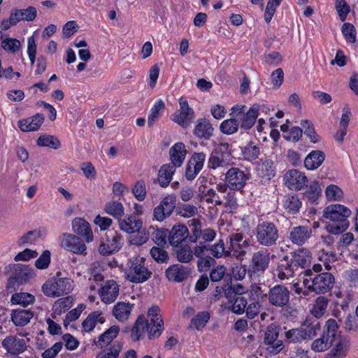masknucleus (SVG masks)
Masks as SVG:
<instances>
[{
	"instance_id": "nucleus-1",
	"label": "nucleus",
	"mask_w": 358,
	"mask_h": 358,
	"mask_svg": "<svg viewBox=\"0 0 358 358\" xmlns=\"http://www.w3.org/2000/svg\"><path fill=\"white\" fill-rule=\"evenodd\" d=\"M164 321L160 313V308L153 306L148 310L147 315H140L131 329V337L136 341L141 339L145 332L148 333L149 339L158 338L164 331Z\"/></svg>"
},
{
	"instance_id": "nucleus-29",
	"label": "nucleus",
	"mask_w": 358,
	"mask_h": 358,
	"mask_svg": "<svg viewBox=\"0 0 358 358\" xmlns=\"http://www.w3.org/2000/svg\"><path fill=\"white\" fill-rule=\"evenodd\" d=\"M134 304L129 302H117L113 308V315L120 322L127 320L131 315Z\"/></svg>"
},
{
	"instance_id": "nucleus-38",
	"label": "nucleus",
	"mask_w": 358,
	"mask_h": 358,
	"mask_svg": "<svg viewBox=\"0 0 358 358\" xmlns=\"http://www.w3.org/2000/svg\"><path fill=\"white\" fill-rule=\"evenodd\" d=\"M302 203L296 194H287L283 201V207L287 213L296 214L299 211Z\"/></svg>"
},
{
	"instance_id": "nucleus-45",
	"label": "nucleus",
	"mask_w": 358,
	"mask_h": 358,
	"mask_svg": "<svg viewBox=\"0 0 358 358\" xmlns=\"http://www.w3.org/2000/svg\"><path fill=\"white\" fill-rule=\"evenodd\" d=\"M301 329L303 331L302 334L304 341H306L313 338L317 335V332L320 330V327L317 321L313 322H306L302 324Z\"/></svg>"
},
{
	"instance_id": "nucleus-41",
	"label": "nucleus",
	"mask_w": 358,
	"mask_h": 358,
	"mask_svg": "<svg viewBox=\"0 0 358 358\" xmlns=\"http://www.w3.org/2000/svg\"><path fill=\"white\" fill-rule=\"evenodd\" d=\"M106 213L116 219H120L124 214V208L121 202L113 201L108 202L104 208Z\"/></svg>"
},
{
	"instance_id": "nucleus-28",
	"label": "nucleus",
	"mask_w": 358,
	"mask_h": 358,
	"mask_svg": "<svg viewBox=\"0 0 358 358\" xmlns=\"http://www.w3.org/2000/svg\"><path fill=\"white\" fill-rule=\"evenodd\" d=\"M325 159V155L321 150L311 151L304 159V166L306 169L313 171L320 167Z\"/></svg>"
},
{
	"instance_id": "nucleus-53",
	"label": "nucleus",
	"mask_w": 358,
	"mask_h": 358,
	"mask_svg": "<svg viewBox=\"0 0 358 358\" xmlns=\"http://www.w3.org/2000/svg\"><path fill=\"white\" fill-rule=\"evenodd\" d=\"M71 303L70 297L61 298L54 303L52 311L55 314L60 315L70 308Z\"/></svg>"
},
{
	"instance_id": "nucleus-54",
	"label": "nucleus",
	"mask_w": 358,
	"mask_h": 358,
	"mask_svg": "<svg viewBox=\"0 0 358 358\" xmlns=\"http://www.w3.org/2000/svg\"><path fill=\"white\" fill-rule=\"evenodd\" d=\"M235 191L236 190L229 189L224 196L222 205L230 211L235 210L238 207L237 197Z\"/></svg>"
},
{
	"instance_id": "nucleus-18",
	"label": "nucleus",
	"mask_w": 358,
	"mask_h": 358,
	"mask_svg": "<svg viewBox=\"0 0 358 358\" xmlns=\"http://www.w3.org/2000/svg\"><path fill=\"white\" fill-rule=\"evenodd\" d=\"M72 229L74 233L83 237L87 243L92 242L94 235L88 222L81 217H75L72 220Z\"/></svg>"
},
{
	"instance_id": "nucleus-39",
	"label": "nucleus",
	"mask_w": 358,
	"mask_h": 358,
	"mask_svg": "<svg viewBox=\"0 0 358 358\" xmlns=\"http://www.w3.org/2000/svg\"><path fill=\"white\" fill-rule=\"evenodd\" d=\"M107 237L106 242L110 244V249L107 252L106 250L103 251V249L101 248L104 253H113L118 251L122 248L124 243V238L120 234L116 231H110Z\"/></svg>"
},
{
	"instance_id": "nucleus-26",
	"label": "nucleus",
	"mask_w": 358,
	"mask_h": 358,
	"mask_svg": "<svg viewBox=\"0 0 358 358\" xmlns=\"http://www.w3.org/2000/svg\"><path fill=\"white\" fill-rule=\"evenodd\" d=\"M257 175L266 180H271L275 175L274 163L269 159H262L257 166Z\"/></svg>"
},
{
	"instance_id": "nucleus-5",
	"label": "nucleus",
	"mask_w": 358,
	"mask_h": 358,
	"mask_svg": "<svg viewBox=\"0 0 358 358\" xmlns=\"http://www.w3.org/2000/svg\"><path fill=\"white\" fill-rule=\"evenodd\" d=\"M255 236L257 242L264 247L275 245L280 236L277 226L269 221L259 222L255 228Z\"/></svg>"
},
{
	"instance_id": "nucleus-55",
	"label": "nucleus",
	"mask_w": 358,
	"mask_h": 358,
	"mask_svg": "<svg viewBox=\"0 0 358 358\" xmlns=\"http://www.w3.org/2000/svg\"><path fill=\"white\" fill-rule=\"evenodd\" d=\"M327 199L329 201H339L343 196V192L336 185H329L325 191Z\"/></svg>"
},
{
	"instance_id": "nucleus-19",
	"label": "nucleus",
	"mask_w": 358,
	"mask_h": 358,
	"mask_svg": "<svg viewBox=\"0 0 358 358\" xmlns=\"http://www.w3.org/2000/svg\"><path fill=\"white\" fill-rule=\"evenodd\" d=\"M312 235V229L309 227L298 226L290 229L289 240L293 244L301 245L306 243Z\"/></svg>"
},
{
	"instance_id": "nucleus-24",
	"label": "nucleus",
	"mask_w": 358,
	"mask_h": 358,
	"mask_svg": "<svg viewBox=\"0 0 358 358\" xmlns=\"http://www.w3.org/2000/svg\"><path fill=\"white\" fill-rule=\"evenodd\" d=\"M35 273L32 268L26 266H18L15 268L9 279V283L12 282L17 284H23L29 281L34 276Z\"/></svg>"
},
{
	"instance_id": "nucleus-58",
	"label": "nucleus",
	"mask_w": 358,
	"mask_h": 358,
	"mask_svg": "<svg viewBox=\"0 0 358 358\" xmlns=\"http://www.w3.org/2000/svg\"><path fill=\"white\" fill-rule=\"evenodd\" d=\"M151 257L158 263L166 262L169 259L167 252L162 248L154 246L150 249Z\"/></svg>"
},
{
	"instance_id": "nucleus-36",
	"label": "nucleus",
	"mask_w": 358,
	"mask_h": 358,
	"mask_svg": "<svg viewBox=\"0 0 358 358\" xmlns=\"http://www.w3.org/2000/svg\"><path fill=\"white\" fill-rule=\"evenodd\" d=\"M97 322L100 324L105 322V318L103 316V313L98 310L90 313L83 322L82 326L84 331H92L94 329Z\"/></svg>"
},
{
	"instance_id": "nucleus-31",
	"label": "nucleus",
	"mask_w": 358,
	"mask_h": 358,
	"mask_svg": "<svg viewBox=\"0 0 358 358\" xmlns=\"http://www.w3.org/2000/svg\"><path fill=\"white\" fill-rule=\"evenodd\" d=\"M12 20L18 23L20 21H33L37 14L36 8L29 6L25 9H13L11 11Z\"/></svg>"
},
{
	"instance_id": "nucleus-63",
	"label": "nucleus",
	"mask_w": 358,
	"mask_h": 358,
	"mask_svg": "<svg viewBox=\"0 0 358 358\" xmlns=\"http://www.w3.org/2000/svg\"><path fill=\"white\" fill-rule=\"evenodd\" d=\"M20 45V41L11 38H6L1 43V47L3 50L13 53L19 50Z\"/></svg>"
},
{
	"instance_id": "nucleus-46",
	"label": "nucleus",
	"mask_w": 358,
	"mask_h": 358,
	"mask_svg": "<svg viewBox=\"0 0 358 358\" xmlns=\"http://www.w3.org/2000/svg\"><path fill=\"white\" fill-rule=\"evenodd\" d=\"M34 295L27 292H19L12 295L10 301L13 304L22 305L27 306L34 302Z\"/></svg>"
},
{
	"instance_id": "nucleus-4",
	"label": "nucleus",
	"mask_w": 358,
	"mask_h": 358,
	"mask_svg": "<svg viewBox=\"0 0 358 358\" xmlns=\"http://www.w3.org/2000/svg\"><path fill=\"white\" fill-rule=\"evenodd\" d=\"M305 275L309 278L303 280L304 286L317 294L327 292L334 283V277L330 273H321L312 277V271L308 269L305 271Z\"/></svg>"
},
{
	"instance_id": "nucleus-32",
	"label": "nucleus",
	"mask_w": 358,
	"mask_h": 358,
	"mask_svg": "<svg viewBox=\"0 0 358 358\" xmlns=\"http://www.w3.org/2000/svg\"><path fill=\"white\" fill-rule=\"evenodd\" d=\"M176 168L171 164H166L161 166L157 180L162 187H166L170 184L176 172Z\"/></svg>"
},
{
	"instance_id": "nucleus-25",
	"label": "nucleus",
	"mask_w": 358,
	"mask_h": 358,
	"mask_svg": "<svg viewBox=\"0 0 358 358\" xmlns=\"http://www.w3.org/2000/svg\"><path fill=\"white\" fill-rule=\"evenodd\" d=\"M214 129L209 120L199 119L195 124L194 134L199 138L208 140L213 134Z\"/></svg>"
},
{
	"instance_id": "nucleus-16",
	"label": "nucleus",
	"mask_w": 358,
	"mask_h": 358,
	"mask_svg": "<svg viewBox=\"0 0 358 358\" xmlns=\"http://www.w3.org/2000/svg\"><path fill=\"white\" fill-rule=\"evenodd\" d=\"M119 285L113 280H107L99 289L101 300L106 304L113 303L119 295Z\"/></svg>"
},
{
	"instance_id": "nucleus-34",
	"label": "nucleus",
	"mask_w": 358,
	"mask_h": 358,
	"mask_svg": "<svg viewBox=\"0 0 358 358\" xmlns=\"http://www.w3.org/2000/svg\"><path fill=\"white\" fill-rule=\"evenodd\" d=\"M120 332V327L117 325H113L108 330L104 331L99 338L98 341H94V343L99 348H103L108 346L115 339Z\"/></svg>"
},
{
	"instance_id": "nucleus-62",
	"label": "nucleus",
	"mask_w": 358,
	"mask_h": 358,
	"mask_svg": "<svg viewBox=\"0 0 358 358\" xmlns=\"http://www.w3.org/2000/svg\"><path fill=\"white\" fill-rule=\"evenodd\" d=\"M342 33L347 41L350 43H354L356 41V32L355 27L350 23H344L342 27Z\"/></svg>"
},
{
	"instance_id": "nucleus-3",
	"label": "nucleus",
	"mask_w": 358,
	"mask_h": 358,
	"mask_svg": "<svg viewBox=\"0 0 358 358\" xmlns=\"http://www.w3.org/2000/svg\"><path fill=\"white\" fill-rule=\"evenodd\" d=\"M124 273L127 280L136 284L145 282L152 274L147 265L146 259L140 256L127 261Z\"/></svg>"
},
{
	"instance_id": "nucleus-33",
	"label": "nucleus",
	"mask_w": 358,
	"mask_h": 358,
	"mask_svg": "<svg viewBox=\"0 0 358 358\" xmlns=\"http://www.w3.org/2000/svg\"><path fill=\"white\" fill-rule=\"evenodd\" d=\"M119 226L121 230L132 234L136 230L141 229L143 227V222L141 219H135L132 216H129L124 219H118Z\"/></svg>"
},
{
	"instance_id": "nucleus-49",
	"label": "nucleus",
	"mask_w": 358,
	"mask_h": 358,
	"mask_svg": "<svg viewBox=\"0 0 358 358\" xmlns=\"http://www.w3.org/2000/svg\"><path fill=\"white\" fill-rule=\"evenodd\" d=\"M209 319L210 314L208 312H200L192 319L190 326L196 330H201L205 327Z\"/></svg>"
},
{
	"instance_id": "nucleus-61",
	"label": "nucleus",
	"mask_w": 358,
	"mask_h": 358,
	"mask_svg": "<svg viewBox=\"0 0 358 358\" xmlns=\"http://www.w3.org/2000/svg\"><path fill=\"white\" fill-rule=\"evenodd\" d=\"M132 192L139 201H143L147 194L145 182L143 180L137 181L132 189Z\"/></svg>"
},
{
	"instance_id": "nucleus-21",
	"label": "nucleus",
	"mask_w": 358,
	"mask_h": 358,
	"mask_svg": "<svg viewBox=\"0 0 358 358\" xmlns=\"http://www.w3.org/2000/svg\"><path fill=\"white\" fill-rule=\"evenodd\" d=\"M297 266L293 261V258L284 256L280 261L278 266V277L280 280L288 279L292 277Z\"/></svg>"
},
{
	"instance_id": "nucleus-37",
	"label": "nucleus",
	"mask_w": 358,
	"mask_h": 358,
	"mask_svg": "<svg viewBox=\"0 0 358 358\" xmlns=\"http://www.w3.org/2000/svg\"><path fill=\"white\" fill-rule=\"evenodd\" d=\"M241 150L244 159L249 162L257 159L260 155V147L253 141H250L241 147Z\"/></svg>"
},
{
	"instance_id": "nucleus-10",
	"label": "nucleus",
	"mask_w": 358,
	"mask_h": 358,
	"mask_svg": "<svg viewBox=\"0 0 358 358\" xmlns=\"http://www.w3.org/2000/svg\"><path fill=\"white\" fill-rule=\"evenodd\" d=\"M59 243L61 247L66 251L84 256L87 254L85 242L75 234L63 233L59 236Z\"/></svg>"
},
{
	"instance_id": "nucleus-23",
	"label": "nucleus",
	"mask_w": 358,
	"mask_h": 358,
	"mask_svg": "<svg viewBox=\"0 0 358 358\" xmlns=\"http://www.w3.org/2000/svg\"><path fill=\"white\" fill-rule=\"evenodd\" d=\"M166 275L169 280L180 282L188 277L189 269L182 264H176L166 270Z\"/></svg>"
},
{
	"instance_id": "nucleus-52",
	"label": "nucleus",
	"mask_w": 358,
	"mask_h": 358,
	"mask_svg": "<svg viewBox=\"0 0 358 358\" xmlns=\"http://www.w3.org/2000/svg\"><path fill=\"white\" fill-rule=\"evenodd\" d=\"M121 348V343L116 341L113 343L109 349L103 350L98 354L96 358H117Z\"/></svg>"
},
{
	"instance_id": "nucleus-44",
	"label": "nucleus",
	"mask_w": 358,
	"mask_h": 358,
	"mask_svg": "<svg viewBox=\"0 0 358 358\" xmlns=\"http://www.w3.org/2000/svg\"><path fill=\"white\" fill-rule=\"evenodd\" d=\"M350 345V343L348 339L345 338H339L338 341L330 352L341 358H345L348 353Z\"/></svg>"
},
{
	"instance_id": "nucleus-40",
	"label": "nucleus",
	"mask_w": 358,
	"mask_h": 358,
	"mask_svg": "<svg viewBox=\"0 0 358 358\" xmlns=\"http://www.w3.org/2000/svg\"><path fill=\"white\" fill-rule=\"evenodd\" d=\"M257 106H252L247 111L241 120V127L245 130L251 129L257 118Z\"/></svg>"
},
{
	"instance_id": "nucleus-59",
	"label": "nucleus",
	"mask_w": 358,
	"mask_h": 358,
	"mask_svg": "<svg viewBox=\"0 0 358 358\" xmlns=\"http://www.w3.org/2000/svg\"><path fill=\"white\" fill-rule=\"evenodd\" d=\"M210 254L215 258H220L222 256L228 257L227 255V250L225 249L224 243L222 240H219L218 242L212 245L209 248Z\"/></svg>"
},
{
	"instance_id": "nucleus-9",
	"label": "nucleus",
	"mask_w": 358,
	"mask_h": 358,
	"mask_svg": "<svg viewBox=\"0 0 358 358\" xmlns=\"http://www.w3.org/2000/svg\"><path fill=\"white\" fill-rule=\"evenodd\" d=\"M250 179L248 171L232 166L224 173V182H228L229 189L242 191Z\"/></svg>"
},
{
	"instance_id": "nucleus-43",
	"label": "nucleus",
	"mask_w": 358,
	"mask_h": 358,
	"mask_svg": "<svg viewBox=\"0 0 358 358\" xmlns=\"http://www.w3.org/2000/svg\"><path fill=\"white\" fill-rule=\"evenodd\" d=\"M165 108L164 102L162 99L156 101L150 110L148 117V124L151 127L161 116V112Z\"/></svg>"
},
{
	"instance_id": "nucleus-57",
	"label": "nucleus",
	"mask_w": 358,
	"mask_h": 358,
	"mask_svg": "<svg viewBox=\"0 0 358 358\" xmlns=\"http://www.w3.org/2000/svg\"><path fill=\"white\" fill-rule=\"evenodd\" d=\"M247 304V300L244 296H237L234 299L231 310L233 313L241 315L245 312Z\"/></svg>"
},
{
	"instance_id": "nucleus-13",
	"label": "nucleus",
	"mask_w": 358,
	"mask_h": 358,
	"mask_svg": "<svg viewBox=\"0 0 358 358\" xmlns=\"http://www.w3.org/2000/svg\"><path fill=\"white\" fill-rule=\"evenodd\" d=\"M285 185L292 190H301L308 183L305 174L297 170H289L284 176Z\"/></svg>"
},
{
	"instance_id": "nucleus-64",
	"label": "nucleus",
	"mask_w": 358,
	"mask_h": 358,
	"mask_svg": "<svg viewBox=\"0 0 358 358\" xmlns=\"http://www.w3.org/2000/svg\"><path fill=\"white\" fill-rule=\"evenodd\" d=\"M159 205L162 206L166 213H169L171 215L176 208V196L173 195H168L165 196L163 198Z\"/></svg>"
},
{
	"instance_id": "nucleus-6",
	"label": "nucleus",
	"mask_w": 358,
	"mask_h": 358,
	"mask_svg": "<svg viewBox=\"0 0 358 358\" xmlns=\"http://www.w3.org/2000/svg\"><path fill=\"white\" fill-rule=\"evenodd\" d=\"M74 288V282L69 278H52L42 286L44 294L49 297H59L69 294Z\"/></svg>"
},
{
	"instance_id": "nucleus-27",
	"label": "nucleus",
	"mask_w": 358,
	"mask_h": 358,
	"mask_svg": "<svg viewBox=\"0 0 358 358\" xmlns=\"http://www.w3.org/2000/svg\"><path fill=\"white\" fill-rule=\"evenodd\" d=\"M187 227L182 224L175 225L169 231V242L172 246H178L188 236Z\"/></svg>"
},
{
	"instance_id": "nucleus-20",
	"label": "nucleus",
	"mask_w": 358,
	"mask_h": 358,
	"mask_svg": "<svg viewBox=\"0 0 358 358\" xmlns=\"http://www.w3.org/2000/svg\"><path fill=\"white\" fill-rule=\"evenodd\" d=\"M45 117L41 113H37L32 117L18 121V127L23 132L37 131L43 123Z\"/></svg>"
},
{
	"instance_id": "nucleus-14",
	"label": "nucleus",
	"mask_w": 358,
	"mask_h": 358,
	"mask_svg": "<svg viewBox=\"0 0 358 358\" xmlns=\"http://www.w3.org/2000/svg\"><path fill=\"white\" fill-rule=\"evenodd\" d=\"M289 297L290 294L288 289L283 285H275L270 289L268 292L269 303L276 307L287 306L289 303Z\"/></svg>"
},
{
	"instance_id": "nucleus-15",
	"label": "nucleus",
	"mask_w": 358,
	"mask_h": 358,
	"mask_svg": "<svg viewBox=\"0 0 358 358\" xmlns=\"http://www.w3.org/2000/svg\"><path fill=\"white\" fill-rule=\"evenodd\" d=\"M278 329L273 326H269L264 336V342L268 345L267 350L270 355H277L283 349V343L278 338Z\"/></svg>"
},
{
	"instance_id": "nucleus-48",
	"label": "nucleus",
	"mask_w": 358,
	"mask_h": 358,
	"mask_svg": "<svg viewBox=\"0 0 358 358\" xmlns=\"http://www.w3.org/2000/svg\"><path fill=\"white\" fill-rule=\"evenodd\" d=\"M239 127V122L236 118H230L224 120L220 125V131L227 135L236 133Z\"/></svg>"
},
{
	"instance_id": "nucleus-60",
	"label": "nucleus",
	"mask_w": 358,
	"mask_h": 358,
	"mask_svg": "<svg viewBox=\"0 0 358 358\" xmlns=\"http://www.w3.org/2000/svg\"><path fill=\"white\" fill-rule=\"evenodd\" d=\"M203 194L204 196L206 197V201L208 203L214 204L215 206L222 205L223 199H222L220 196L218 195L216 189L210 188L207 189V191Z\"/></svg>"
},
{
	"instance_id": "nucleus-17",
	"label": "nucleus",
	"mask_w": 358,
	"mask_h": 358,
	"mask_svg": "<svg viewBox=\"0 0 358 358\" xmlns=\"http://www.w3.org/2000/svg\"><path fill=\"white\" fill-rule=\"evenodd\" d=\"M27 343L16 336H8L2 341L1 345L8 354L18 355L27 350Z\"/></svg>"
},
{
	"instance_id": "nucleus-42",
	"label": "nucleus",
	"mask_w": 358,
	"mask_h": 358,
	"mask_svg": "<svg viewBox=\"0 0 358 358\" xmlns=\"http://www.w3.org/2000/svg\"><path fill=\"white\" fill-rule=\"evenodd\" d=\"M333 342V338L326 336L325 332H324L320 338L312 343L311 349L315 352H324L332 345Z\"/></svg>"
},
{
	"instance_id": "nucleus-8",
	"label": "nucleus",
	"mask_w": 358,
	"mask_h": 358,
	"mask_svg": "<svg viewBox=\"0 0 358 358\" xmlns=\"http://www.w3.org/2000/svg\"><path fill=\"white\" fill-rule=\"evenodd\" d=\"M271 253L266 248L254 252L249 262L248 273L252 276H260L268 268Z\"/></svg>"
},
{
	"instance_id": "nucleus-30",
	"label": "nucleus",
	"mask_w": 358,
	"mask_h": 358,
	"mask_svg": "<svg viewBox=\"0 0 358 358\" xmlns=\"http://www.w3.org/2000/svg\"><path fill=\"white\" fill-rule=\"evenodd\" d=\"M34 317V313L30 310L17 308L11 313V320L15 326L27 325Z\"/></svg>"
},
{
	"instance_id": "nucleus-12",
	"label": "nucleus",
	"mask_w": 358,
	"mask_h": 358,
	"mask_svg": "<svg viewBox=\"0 0 358 358\" xmlns=\"http://www.w3.org/2000/svg\"><path fill=\"white\" fill-rule=\"evenodd\" d=\"M205 161L206 155L203 152H194L186 165V179L188 180H194L202 170Z\"/></svg>"
},
{
	"instance_id": "nucleus-22",
	"label": "nucleus",
	"mask_w": 358,
	"mask_h": 358,
	"mask_svg": "<svg viewBox=\"0 0 358 358\" xmlns=\"http://www.w3.org/2000/svg\"><path fill=\"white\" fill-rule=\"evenodd\" d=\"M187 150L182 142H178L172 145L169 150V156L171 165L175 167H180L186 157Z\"/></svg>"
},
{
	"instance_id": "nucleus-56",
	"label": "nucleus",
	"mask_w": 358,
	"mask_h": 358,
	"mask_svg": "<svg viewBox=\"0 0 358 358\" xmlns=\"http://www.w3.org/2000/svg\"><path fill=\"white\" fill-rule=\"evenodd\" d=\"M189 227L191 229L192 235L190 236L192 242L196 243L201 237V224L199 219L193 218L188 222Z\"/></svg>"
},
{
	"instance_id": "nucleus-35",
	"label": "nucleus",
	"mask_w": 358,
	"mask_h": 358,
	"mask_svg": "<svg viewBox=\"0 0 358 358\" xmlns=\"http://www.w3.org/2000/svg\"><path fill=\"white\" fill-rule=\"evenodd\" d=\"M292 257L297 268H305L308 266L312 259L310 252L306 248H300L296 250L293 252Z\"/></svg>"
},
{
	"instance_id": "nucleus-50",
	"label": "nucleus",
	"mask_w": 358,
	"mask_h": 358,
	"mask_svg": "<svg viewBox=\"0 0 358 358\" xmlns=\"http://www.w3.org/2000/svg\"><path fill=\"white\" fill-rule=\"evenodd\" d=\"M37 145L43 147H49L57 149L60 147V141L56 137L51 135H41L37 140Z\"/></svg>"
},
{
	"instance_id": "nucleus-2",
	"label": "nucleus",
	"mask_w": 358,
	"mask_h": 358,
	"mask_svg": "<svg viewBox=\"0 0 358 358\" xmlns=\"http://www.w3.org/2000/svg\"><path fill=\"white\" fill-rule=\"evenodd\" d=\"M350 215L351 210L343 205L331 204L327 206L323 216L331 222L326 225L327 231L336 235L346 231L349 227L348 219Z\"/></svg>"
},
{
	"instance_id": "nucleus-51",
	"label": "nucleus",
	"mask_w": 358,
	"mask_h": 358,
	"mask_svg": "<svg viewBox=\"0 0 358 358\" xmlns=\"http://www.w3.org/2000/svg\"><path fill=\"white\" fill-rule=\"evenodd\" d=\"M176 257L180 262H190L193 259V250L188 245H181L176 250Z\"/></svg>"
},
{
	"instance_id": "nucleus-7",
	"label": "nucleus",
	"mask_w": 358,
	"mask_h": 358,
	"mask_svg": "<svg viewBox=\"0 0 358 358\" xmlns=\"http://www.w3.org/2000/svg\"><path fill=\"white\" fill-rule=\"evenodd\" d=\"M251 245V241L245 238L241 233L231 234L229 236V246L227 255L238 260L244 259L247 250Z\"/></svg>"
},
{
	"instance_id": "nucleus-11",
	"label": "nucleus",
	"mask_w": 358,
	"mask_h": 358,
	"mask_svg": "<svg viewBox=\"0 0 358 358\" xmlns=\"http://www.w3.org/2000/svg\"><path fill=\"white\" fill-rule=\"evenodd\" d=\"M179 104L180 109L172 115L171 120L182 127L186 128L192 121L194 113L189 106L188 102L185 99L181 97Z\"/></svg>"
},
{
	"instance_id": "nucleus-47",
	"label": "nucleus",
	"mask_w": 358,
	"mask_h": 358,
	"mask_svg": "<svg viewBox=\"0 0 358 358\" xmlns=\"http://www.w3.org/2000/svg\"><path fill=\"white\" fill-rule=\"evenodd\" d=\"M328 299L324 296H319L315 301L311 309V313L317 318L322 317L327 308Z\"/></svg>"
}]
</instances>
